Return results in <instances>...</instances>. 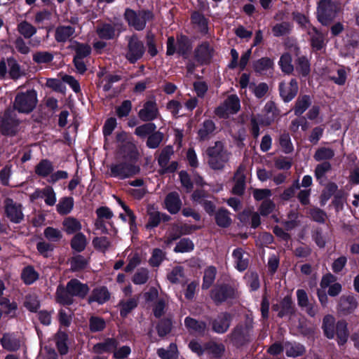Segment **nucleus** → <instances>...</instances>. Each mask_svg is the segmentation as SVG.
<instances>
[{
	"mask_svg": "<svg viewBox=\"0 0 359 359\" xmlns=\"http://www.w3.org/2000/svg\"><path fill=\"white\" fill-rule=\"evenodd\" d=\"M89 291L86 284L81 283L76 279L69 280L66 288L59 286L57 289V300L64 305H69L73 303V297L84 298Z\"/></svg>",
	"mask_w": 359,
	"mask_h": 359,
	"instance_id": "nucleus-1",
	"label": "nucleus"
},
{
	"mask_svg": "<svg viewBox=\"0 0 359 359\" xmlns=\"http://www.w3.org/2000/svg\"><path fill=\"white\" fill-rule=\"evenodd\" d=\"M208 164L214 170L224 168L229 159V153L224 149L222 142H216L215 144L207 149Z\"/></svg>",
	"mask_w": 359,
	"mask_h": 359,
	"instance_id": "nucleus-2",
	"label": "nucleus"
},
{
	"mask_svg": "<svg viewBox=\"0 0 359 359\" xmlns=\"http://www.w3.org/2000/svg\"><path fill=\"white\" fill-rule=\"evenodd\" d=\"M37 103V94L35 90H29L25 93H18L13 103L14 109L20 113L28 114L33 111Z\"/></svg>",
	"mask_w": 359,
	"mask_h": 359,
	"instance_id": "nucleus-3",
	"label": "nucleus"
},
{
	"mask_svg": "<svg viewBox=\"0 0 359 359\" xmlns=\"http://www.w3.org/2000/svg\"><path fill=\"white\" fill-rule=\"evenodd\" d=\"M0 129L4 135H14L20 130L14 110L8 109L0 116Z\"/></svg>",
	"mask_w": 359,
	"mask_h": 359,
	"instance_id": "nucleus-4",
	"label": "nucleus"
},
{
	"mask_svg": "<svg viewBox=\"0 0 359 359\" xmlns=\"http://www.w3.org/2000/svg\"><path fill=\"white\" fill-rule=\"evenodd\" d=\"M151 18L152 14L149 11H142L136 13L129 8L126 9L125 11V18L128 25L138 31L144 29L147 21Z\"/></svg>",
	"mask_w": 359,
	"mask_h": 359,
	"instance_id": "nucleus-5",
	"label": "nucleus"
},
{
	"mask_svg": "<svg viewBox=\"0 0 359 359\" xmlns=\"http://www.w3.org/2000/svg\"><path fill=\"white\" fill-rule=\"evenodd\" d=\"M241 108L240 100L235 95L229 96L222 104L215 109V113L219 118H227L236 114Z\"/></svg>",
	"mask_w": 359,
	"mask_h": 359,
	"instance_id": "nucleus-6",
	"label": "nucleus"
},
{
	"mask_svg": "<svg viewBox=\"0 0 359 359\" xmlns=\"http://www.w3.org/2000/svg\"><path fill=\"white\" fill-rule=\"evenodd\" d=\"M337 6L331 0H321L318 6V19L324 25H327L334 18Z\"/></svg>",
	"mask_w": 359,
	"mask_h": 359,
	"instance_id": "nucleus-7",
	"label": "nucleus"
},
{
	"mask_svg": "<svg viewBox=\"0 0 359 359\" xmlns=\"http://www.w3.org/2000/svg\"><path fill=\"white\" fill-rule=\"evenodd\" d=\"M144 53V46L143 43L136 36H131L128 40L126 58L131 63H134L142 57Z\"/></svg>",
	"mask_w": 359,
	"mask_h": 359,
	"instance_id": "nucleus-8",
	"label": "nucleus"
},
{
	"mask_svg": "<svg viewBox=\"0 0 359 359\" xmlns=\"http://www.w3.org/2000/svg\"><path fill=\"white\" fill-rule=\"evenodd\" d=\"M264 110L266 112L267 117L266 118H252V132L255 137H257L259 135V128L258 122L264 126L270 125L274 120L276 107L272 102L266 103L264 107Z\"/></svg>",
	"mask_w": 359,
	"mask_h": 359,
	"instance_id": "nucleus-9",
	"label": "nucleus"
},
{
	"mask_svg": "<svg viewBox=\"0 0 359 359\" xmlns=\"http://www.w3.org/2000/svg\"><path fill=\"white\" fill-rule=\"evenodd\" d=\"M5 212L11 222L20 223L24 218L22 205L11 198L4 201Z\"/></svg>",
	"mask_w": 359,
	"mask_h": 359,
	"instance_id": "nucleus-10",
	"label": "nucleus"
},
{
	"mask_svg": "<svg viewBox=\"0 0 359 359\" xmlns=\"http://www.w3.org/2000/svg\"><path fill=\"white\" fill-rule=\"evenodd\" d=\"M111 174L121 179L129 177L139 172V168L130 163H118L111 165Z\"/></svg>",
	"mask_w": 359,
	"mask_h": 359,
	"instance_id": "nucleus-11",
	"label": "nucleus"
},
{
	"mask_svg": "<svg viewBox=\"0 0 359 359\" xmlns=\"http://www.w3.org/2000/svg\"><path fill=\"white\" fill-rule=\"evenodd\" d=\"M236 295L235 290L230 286L217 287L211 292V298L217 304L233 299Z\"/></svg>",
	"mask_w": 359,
	"mask_h": 359,
	"instance_id": "nucleus-12",
	"label": "nucleus"
},
{
	"mask_svg": "<svg viewBox=\"0 0 359 359\" xmlns=\"http://www.w3.org/2000/svg\"><path fill=\"white\" fill-rule=\"evenodd\" d=\"M138 115L143 121H149L156 118L159 112L155 100H149L147 101L142 109L140 110Z\"/></svg>",
	"mask_w": 359,
	"mask_h": 359,
	"instance_id": "nucleus-13",
	"label": "nucleus"
},
{
	"mask_svg": "<svg viewBox=\"0 0 359 359\" xmlns=\"http://www.w3.org/2000/svg\"><path fill=\"white\" fill-rule=\"evenodd\" d=\"M298 91L297 82L292 79L289 83L280 85V93L285 102H289L294 98Z\"/></svg>",
	"mask_w": 359,
	"mask_h": 359,
	"instance_id": "nucleus-14",
	"label": "nucleus"
},
{
	"mask_svg": "<svg viewBox=\"0 0 359 359\" xmlns=\"http://www.w3.org/2000/svg\"><path fill=\"white\" fill-rule=\"evenodd\" d=\"M231 316L227 313L219 314L212 322V330L217 333H224L229 329Z\"/></svg>",
	"mask_w": 359,
	"mask_h": 359,
	"instance_id": "nucleus-15",
	"label": "nucleus"
},
{
	"mask_svg": "<svg viewBox=\"0 0 359 359\" xmlns=\"http://www.w3.org/2000/svg\"><path fill=\"white\" fill-rule=\"evenodd\" d=\"M358 302L353 296H342L340 298L338 311L343 314H349L355 311Z\"/></svg>",
	"mask_w": 359,
	"mask_h": 359,
	"instance_id": "nucleus-16",
	"label": "nucleus"
},
{
	"mask_svg": "<svg viewBox=\"0 0 359 359\" xmlns=\"http://www.w3.org/2000/svg\"><path fill=\"white\" fill-rule=\"evenodd\" d=\"M75 33L74 27L70 25L58 26L55 31V39L58 43L69 41Z\"/></svg>",
	"mask_w": 359,
	"mask_h": 359,
	"instance_id": "nucleus-17",
	"label": "nucleus"
},
{
	"mask_svg": "<svg viewBox=\"0 0 359 359\" xmlns=\"http://www.w3.org/2000/svg\"><path fill=\"white\" fill-rule=\"evenodd\" d=\"M213 55V48L207 42L202 43L196 50V57L202 63L208 62Z\"/></svg>",
	"mask_w": 359,
	"mask_h": 359,
	"instance_id": "nucleus-18",
	"label": "nucleus"
},
{
	"mask_svg": "<svg viewBox=\"0 0 359 359\" xmlns=\"http://www.w3.org/2000/svg\"><path fill=\"white\" fill-rule=\"evenodd\" d=\"M165 204L167 210L171 214L177 213L182 205L179 194L176 192L170 193L165 199Z\"/></svg>",
	"mask_w": 359,
	"mask_h": 359,
	"instance_id": "nucleus-19",
	"label": "nucleus"
},
{
	"mask_svg": "<svg viewBox=\"0 0 359 359\" xmlns=\"http://www.w3.org/2000/svg\"><path fill=\"white\" fill-rule=\"evenodd\" d=\"M110 298V293L105 287H100L95 288L93 290L90 296L88 298V302L91 303L95 302L99 304H102L109 300Z\"/></svg>",
	"mask_w": 359,
	"mask_h": 359,
	"instance_id": "nucleus-20",
	"label": "nucleus"
},
{
	"mask_svg": "<svg viewBox=\"0 0 359 359\" xmlns=\"http://www.w3.org/2000/svg\"><path fill=\"white\" fill-rule=\"evenodd\" d=\"M184 325L190 332L198 334H203L207 327L205 323L198 321L190 317L184 319Z\"/></svg>",
	"mask_w": 359,
	"mask_h": 359,
	"instance_id": "nucleus-21",
	"label": "nucleus"
},
{
	"mask_svg": "<svg viewBox=\"0 0 359 359\" xmlns=\"http://www.w3.org/2000/svg\"><path fill=\"white\" fill-rule=\"evenodd\" d=\"M244 171V166L240 165L235 174L234 179L236 183L234 187H233V193L235 194L241 195L243 194L245 189Z\"/></svg>",
	"mask_w": 359,
	"mask_h": 359,
	"instance_id": "nucleus-22",
	"label": "nucleus"
},
{
	"mask_svg": "<svg viewBox=\"0 0 359 359\" xmlns=\"http://www.w3.org/2000/svg\"><path fill=\"white\" fill-rule=\"evenodd\" d=\"M64 231L67 234H73L81 229L82 225L76 218L67 217L62 222Z\"/></svg>",
	"mask_w": 359,
	"mask_h": 359,
	"instance_id": "nucleus-23",
	"label": "nucleus"
},
{
	"mask_svg": "<svg viewBox=\"0 0 359 359\" xmlns=\"http://www.w3.org/2000/svg\"><path fill=\"white\" fill-rule=\"evenodd\" d=\"M1 344L4 348L9 351H15L20 347V342L14 336L5 334L1 339Z\"/></svg>",
	"mask_w": 359,
	"mask_h": 359,
	"instance_id": "nucleus-24",
	"label": "nucleus"
},
{
	"mask_svg": "<svg viewBox=\"0 0 359 359\" xmlns=\"http://www.w3.org/2000/svg\"><path fill=\"white\" fill-rule=\"evenodd\" d=\"M53 171V164L47 159L41 160L35 167L36 174L41 177H46L50 175Z\"/></svg>",
	"mask_w": 359,
	"mask_h": 359,
	"instance_id": "nucleus-25",
	"label": "nucleus"
},
{
	"mask_svg": "<svg viewBox=\"0 0 359 359\" xmlns=\"http://www.w3.org/2000/svg\"><path fill=\"white\" fill-rule=\"evenodd\" d=\"M273 67V61L269 57H262L254 62L253 69L259 74H264Z\"/></svg>",
	"mask_w": 359,
	"mask_h": 359,
	"instance_id": "nucleus-26",
	"label": "nucleus"
},
{
	"mask_svg": "<svg viewBox=\"0 0 359 359\" xmlns=\"http://www.w3.org/2000/svg\"><path fill=\"white\" fill-rule=\"evenodd\" d=\"M117 346V341L114 339H108L102 343H99L93 346V351L95 353H101L103 352L114 351Z\"/></svg>",
	"mask_w": 359,
	"mask_h": 359,
	"instance_id": "nucleus-27",
	"label": "nucleus"
},
{
	"mask_svg": "<svg viewBox=\"0 0 359 359\" xmlns=\"http://www.w3.org/2000/svg\"><path fill=\"white\" fill-rule=\"evenodd\" d=\"M74 199L72 197L62 198L57 205V211L60 215H67L73 209Z\"/></svg>",
	"mask_w": 359,
	"mask_h": 359,
	"instance_id": "nucleus-28",
	"label": "nucleus"
},
{
	"mask_svg": "<svg viewBox=\"0 0 359 359\" xmlns=\"http://www.w3.org/2000/svg\"><path fill=\"white\" fill-rule=\"evenodd\" d=\"M308 34L311 35V45L313 48L316 50H320L325 44L323 35L313 27L308 30Z\"/></svg>",
	"mask_w": 359,
	"mask_h": 359,
	"instance_id": "nucleus-29",
	"label": "nucleus"
},
{
	"mask_svg": "<svg viewBox=\"0 0 359 359\" xmlns=\"http://www.w3.org/2000/svg\"><path fill=\"white\" fill-rule=\"evenodd\" d=\"M233 257L238 270L242 271L246 269L248 265L247 257H244V252L242 249H236L233 252Z\"/></svg>",
	"mask_w": 359,
	"mask_h": 359,
	"instance_id": "nucleus-30",
	"label": "nucleus"
},
{
	"mask_svg": "<svg viewBox=\"0 0 359 359\" xmlns=\"http://www.w3.org/2000/svg\"><path fill=\"white\" fill-rule=\"evenodd\" d=\"M157 354L162 359H177L178 357L177 345L175 344H170L168 349L163 348H158Z\"/></svg>",
	"mask_w": 359,
	"mask_h": 359,
	"instance_id": "nucleus-31",
	"label": "nucleus"
},
{
	"mask_svg": "<svg viewBox=\"0 0 359 359\" xmlns=\"http://www.w3.org/2000/svg\"><path fill=\"white\" fill-rule=\"evenodd\" d=\"M334 318L331 315H327L323 318V328L326 337L329 339H333L334 337Z\"/></svg>",
	"mask_w": 359,
	"mask_h": 359,
	"instance_id": "nucleus-32",
	"label": "nucleus"
},
{
	"mask_svg": "<svg viewBox=\"0 0 359 359\" xmlns=\"http://www.w3.org/2000/svg\"><path fill=\"white\" fill-rule=\"evenodd\" d=\"M284 348L288 357H297L304 352V346L297 343L287 342L285 344Z\"/></svg>",
	"mask_w": 359,
	"mask_h": 359,
	"instance_id": "nucleus-33",
	"label": "nucleus"
},
{
	"mask_svg": "<svg viewBox=\"0 0 359 359\" xmlns=\"http://www.w3.org/2000/svg\"><path fill=\"white\" fill-rule=\"evenodd\" d=\"M337 341L339 345L345 344L348 337L347 324L345 321H339L336 327Z\"/></svg>",
	"mask_w": 359,
	"mask_h": 359,
	"instance_id": "nucleus-34",
	"label": "nucleus"
},
{
	"mask_svg": "<svg viewBox=\"0 0 359 359\" xmlns=\"http://www.w3.org/2000/svg\"><path fill=\"white\" fill-rule=\"evenodd\" d=\"M138 298L133 297L126 301L122 300L119 302L121 306L120 314L126 317L133 309L137 306Z\"/></svg>",
	"mask_w": 359,
	"mask_h": 359,
	"instance_id": "nucleus-35",
	"label": "nucleus"
},
{
	"mask_svg": "<svg viewBox=\"0 0 359 359\" xmlns=\"http://www.w3.org/2000/svg\"><path fill=\"white\" fill-rule=\"evenodd\" d=\"M24 306L31 312H36L40 306L37 295L35 293L27 294L25 297Z\"/></svg>",
	"mask_w": 359,
	"mask_h": 359,
	"instance_id": "nucleus-36",
	"label": "nucleus"
},
{
	"mask_svg": "<svg viewBox=\"0 0 359 359\" xmlns=\"http://www.w3.org/2000/svg\"><path fill=\"white\" fill-rule=\"evenodd\" d=\"M21 277L25 284L30 285L39 278V274L33 267L29 266L23 269Z\"/></svg>",
	"mask_w": 359,
	"mask_h": 359,
	"instance_id": "nucleus-37",
	"label": "nucleus"
},
{
	"mask_svg": "<svg viewBox=\"0 0 359 359\" xmlns=\"http://www.w3.org/2000/svg\"><path fill=\"white\" fill-rule=\"evenodd\" d=\"M147 213L149 215L147 226L152 228L157 226L161 220L160 212L153 205H149Z\"/></svg>",
	"mask_w": 359,
	"mask_h": 359,
	"instance_id": "nucleus-38",
	"label": "nucleus"
},
{
	"mask_svg": "<svg viewBox=\"0 0 359 359\" xmlns=\"http://www.w3.org/2000/svg\"><path fill=\"white\" fill-rule=\"evenodd\" d=\"M311 101L308 95H304L297 99L294 107V114L297 116L302 114L309 107Z\"/></svg>",
	"mask_w": 359,
	"mask_h": 359,
	"instance_id": "nucleus-39",
	"label": "nucleus"
},
{
	"mask_svg": "<svg viewBox=\"0 0 359 359\" xmlns=\"http://www.w3.org/2000/svg\"><path fill=\"white\" fill-rule=\"evenodd\" d=\"M18 30L26 39H29L36 32V29L27 21H22L19 23Z\"/></svg>",
	"mask_w": 359,
	"mask_h": 359,
	"instance_id": "nucleus-40",
	"label": "nucleus"
},
{
	"mask_svg": "<svg viewBox=\"0 0 359 359\" xmlns=\"http://www.w3.org/2000/svg\"><path fill=\"white\" fill-rule=\"evenodd\" d=\"M97 34L100 38L104 39H111L116 36V29L110 24H104L97 29Z\"/></svg>",
	"mask_w": 359,
	"mask_h": 359,
	"instance_id": "nucleus-41",
	"label": "nucleus"
},
{
	"mask_svg": "<svg viewBox=\"0 0 359 359\" xmlns=\"http://www.w3.org/2000/svg\"><path fill=\"white\" fill-rule=\"evenodd\" d=\"M86 238L81 233H76L71 241L72 248L77 252L83 251L86 246Z\"/></svg>",
	"mask_w": 359,
	"mask_h": 359,
	"instance_id": "nucleus-42",
	"label": "nucleus"
},
{
	"mask_svg": "<svg viewBox=\"0 0 359 359\" xmlns=\"http://www.w3.org/2000/svg\"><path fill=\"white\" fill-rule=\"evenodd\" d=\"M215 130V123L210 120L204 121L202 127L198 130V136L201 140H205Z\"/></svg>",
	"mask_w": 359,
	"mask_h": 359,
	"instance_id": "nucleus-43",
	"label": "nucleus"
},
{
	"mask_svg": "<svg viewBox=\"0 0 359 359\" xmlns=\"http://www.w3.org/2000/svg\"><path fill=\"white\" fill-rule=\"evenodd\" d=\"M279 65L282 71L285 74L292 72L294 67L292 64V57L288 53H285L280 58Z\"/></svg>",
	"mask_w": 359,
	"mask_h": 359,
	"instance_id": "nucleus-44",
	"label": "nucleus"
},
{
	"mask_svg": "<svg viewBox=\"0 0 359 359\" xmlns=\"http://www.w3.org/2000/svg\"><path fill=\"white\" fill-rule=\"evenodd\" d=\"M191 20L198 29L203 33H206L208 31L207 20L203 15L198 12H195L191 15Z\"/></svg>",
	"mask_w": 359,
	"mask_h": 359,
	"instance_id": "nucleus-45",
	"label": "nucleus"
},
{
	"mask_svg": "<svg viewBox=\"0 0 359 359\" xmlns=\"http://www.w3.org/2000/svg\"><path fill=\"white\" fill-rule=\"evenodd\" d=\"M41 196L44 198L46 205L52 206L56 202V195L51 187H46L41 191Z\"/></svg>",
	"mask_w": 359,
	"mask_h": 359,
	"instance_id": "nucleus-46",
	"label": "nucleus"
},
{
	"mask_svg": "<svg viewBox=\"0 0 359 359\" xmlns=\"http://www.w3.org/2000/svg\"><path fill=\"white\" fill-rule=\"evenodd\" d=\"M194 248L193 242L188 238L181 239L176 245L174 251L175 252H189Z\"/></svg>",
	"mask_w": 359,
	"mask_h": 359,
	"instance_id": "nucleus-47",
	"label": "nucleus"
},
{
	"mask_svg": "<svg viewBox=\"0 0 359 359\" xmlns=\"http://www.w3.org/2000/svg\"><path fill=\"white\" fill-rule=\"evenodd\" d=\"M292 28V25L287 22H283L275 25L272 27V32L275 36H280L288 34Z\"/></svg>",
	"mask_w": 359,
	"mask_h": 359,
	"instance_id": "nucleus-48",
	"label": "nucleus"
},
{
	"mask_svg": "<svg viewBox=\"0 0 359 359\" xmlns=\"http://www.w3.org/2000/svg\"><path fill=\"white\" fill-rule=\"evenodd\" d=\"M331 169V165L329 162H323L318 164L315 170V176L316 179L320 182H323L325 174Z\"/></svg>",
	"mask_w": 359,
	"mask_h": 359,
	"instance_id": "nucleus-49",
	"label": "nucleus"
},
{
	"mask_svg": "<svg viewBox=\"0 0 359 359\" xmlns=\"http://www.w3.org/2000/svg\"><path fill=\"white\" fill-rule=\"evenodd\" d=\"M53 60V55L48 51H39L33 54V60L37 64H46Z\"/></svg>",
	"mask_w": 359,
	"mask_h": 359,
	"instance_id": "nucleus-50",
	"label": "nucleus"
},
{
	"mask_svg": "<svg viewBox=\"0 0 359 359\" xmlns=\"http://www.w3.org/2000/svg\"><path fill=\"white\" fill-rule=\"evenodd\" d=\"M149 279V271L147 269H138L133 277V282L135 285H142L147 283Z\"/></svg>",
	"mask_w": 359,
	"mask_h": 359,
	"instance_id": "nucleus-51",
	"label": "nucleus"
},
{
	"mask_svg": "<svg viewBox=\"0 0 359 359\" xmlns=\"http://www.w3.org/2000/svg\"><path fill=\"white\" fill-rule=\"evenodd\" d=\"M334 156V152L332 149L327 147L319 148L314 154V158L317 161L327 160Z\"/></svg>",
	"mask_w": 359,
	"mask_h": 359,
	"instance_id": "nucleus-52",
	"label": "nucleus"
},
{
	"mask_svg": "<svg viewBox=\"0 0 359 359\" xmlns=\"http://www.w3.org/2000/svg\"><path fill=\"white\" fill-rule=\"evenodd\" d=\"M224 350V346L222 344L210 342L205 344V351L215 357L222 355Z\"/></svg>",
	"mask_w": 359,
	"mask_h": 359,
	"instance_id": "nucleus-53",
	"label": "nucleus"
},
{
	"mask_svg": "<svg viewBox=\"0 0 359 359\" xmlns=\"http://www.w3.org/2000/svg\"><path fill=\"white\" fill-rule=\"evenodd\" d=\"M43 234L51 242H57L62 238L60 230L50 226L45 229Z\"/></svg>",
	"mask_w": 359,
	"mask_h": 359,
	"instance_id": "nucleus-54",
	"label": "nucleus"
},
{
	"mask_svg": "<svg viewBox=\"0 0 359 359\" xmlns=\"http://www.w3.org/2000/svg\"><path fill=\"white\" fill-rule=\"evenodd\" d=\"M67 335L63 332H58L56 335V344L61 354H66L68 351L67 346Z\"/></svg>",
	"mask_w": 359,
	"mask_h": 359,
	"instance_id": "nucleus-55",
	"label": "nucleus"
},
{
	"mask_svg": "<svg viewBox=\"0 0 359 359\" xmlns=\"http://www.w3.org/2000/svg\"><path fill=\"white\" fill-rule=\"evenodd\" d=\"M216 275V269L215 267L210 266L208 267L204 273L203 277V288L208 289L213 283Z\"/></svg>",
	"mask_w": 359,
	"mask_h": 359,
	"instance_id": "nucleus-56",
	"label": "nucleus"
},
{
	"mask_svg": "<svg viewBox=\"0 0 359 359\" xmlns=\"http://www.w3.org/2000/svg\"><path fill=\"white\" fill-rule=\"evenodd\" d=\"M217 224L222 227H226L231 224L229 212L224 210H219L215 216Z\"/></svg>",
	"mask_w": 359,
	"mask_h": 359,
	"instance_id": "nucleus-57",
	"label": "nucleus"
},
{
	"mask_svg": "<svg viewBox=\"0 0 359 359\" xmlns=\"http://www.w3.org/2000/svg\"><path fill=\"white\" fill-rule=\"evenodd\" d=\"M190 50V44L189 39L184 36H181L177 39V53L184 55Z\"/></svg>",
	"mask_w": 359,
	"mask_h": 359,
	"instance_id": "nucleus-58",
	"label": "nucleus"
},
{
	"mask_svg": "<svg viewBox=\"0 0 359 359\" xmlns=\"http://www.w3.org/2000/svg\"><path fill=\"white\" fill-rule=\"evenodd\" d=\"M165 252L158 248H156L153 250L151 258L149 262L152 266H158L162 261L165 259Z\"/></svg>",
	"mask_w": 359,
	"mask_h": 359,
	"instance_id": "nucleus-59",
	"label": "nucleus"
},
{
	"mask_svg": "<svg viewBox=\"0 0 359 359\" xmlns=\"http://www.w3.org/2000/svg\"><path fill=\"white\" fill-rule=\"evenodd\" d=\"M279 143L285 153L289 154L293 150V146L288 133H284L280 135L279 137Z\"/></svg>",
	"mask_w": 359,
	"mask_h": 359,
	"instance_id": "nucleus-60",
	"label": "nucleus"
},
{
	"mask_svg": "<svg viewBox=\"0 0 359 359\" xmlns=\"http://www.w3.org/2000/svg\"><path fill=\"white\" fill-rule=\"evenodd\" d=\"M173 154V149L171 147H167L163 149L158 158V163L163 168H166L170 156Z\"/></svg>",
	"mask_w": 359,
	"mask_h": 359,
	"instance_id": "nucleus-61",
	"label": "nucleus"
},
{
	"mask_svg": "<svg viewBox=\"0 0 359 359\" xmlns=\"http://www.w3.org/2000/svg\"><path fill=\"white\" fill-rule=\"evenodd\" d=\"M8 74L11 78L13 79H18L21 76V71L19 65L13 59H8L7 60Z\"/></svg>",
	"mask_w": 359,
	"mask_h": 359,
	"instance_id": "nucleus-62",
	"label": "nucleus"
},
{
	"mask_svg": "<svg viewBox=\"0 0 359 359\" xmlns=\"http://www.w3.org/2000/svg\"><path fill=\"white\" fill-rule=\"evenodd\" d=\"M184 277V269L182 266H176L168 273V280L173 283H177L180 282Z\"/></svg>",
	"mask_w": 359,
	"mask_h": 359,
	"instance_id": "nucleus-63",
	"label": "nucleus"
},
{
	"mask_svg": "<svg viewBox=\"0 0 359 359\" xmlns=\"http://www.w3.org/2000/svg\"><path fill=\"white\" fill-rule=\"evenodd\" d=\"M71 269L73 271H79L87 266V260L81 255L74 257L71 261Z\"/></svg>",
	"mask_w": 359,
	"mask_h": 359,
	"instance_id": "nucleus-64",
	"label": "nucleus"
}]
</instances>
